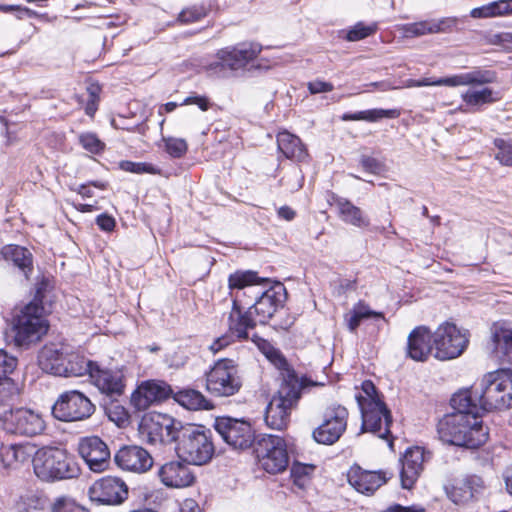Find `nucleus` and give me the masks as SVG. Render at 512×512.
Here are the masks:
<instances>
[{
    "mask_svg": "<svg viewBox=\"0 0 512 512\" xmlns=\"http://www.w3.org/2000/svg\"><path fill=\"white\" fill-rule=\"evenodd\" d=\"M89 377L99 392L111 401L117 400L124 393L125 383L121 370L102 368L94 362Z\"/></svg>",
    "mask_w": 512,
    "mask_h": 512,
    "instance_id": "nucleus-21",
    "label": "nucleus"
},
{
    "mask_svg": "<svg viewBox=\"0 0 512 512\" xmlns=\"http://www.w3.org/2000/svg\"><path fill=\"white\" fill-rule=\"evenodd\" d=\"M360 163L367 172L373 174L379 173L382 169L381 163L377 159L370 156H362Z\"/></svg>",
    "mask_w": 512,
    "mask_h": 512,
    "instance_id": "nucleus-58",
    "label": "nucleus"
},
{
    "mask_svg": "<svg viewBox=\"0 0 512 512\" xmlns=\"http://www.w3.org/2000/svg\"><path fill=\"white\" fill-rule=\"evenodd\" d=\"M348 482L358 492L366 495H372L377 489L384 485L391 474L386 471L364 470L360 466H353L348 472Z\"/></svg>",
    "mask_w": 512,
    "mask_h": 512,
    "instance_id": "nucleus-24",
    "label": "nucleus"
},
{
    "mask_svg": "<svg viewBox=\"0 0 512 512\" xmlns=\"http://www.w3.org/2000/svg\"><path fill=\"white\" fill-rule=\"evenodd\" d=\"M0 422L6 432L27 437L39 435L46 428L39 413L23 407L5 411L0 416Z\"/></svg>",
    "mask_w": 512,
    "mask_h": 512,
    "instance_id": "nucleus-16",
    "label": "nucleus"
},
{
    "mask_svg": "<svg viewBox=\"0 0 512 512\" xmlns=\"http://www.w3.org/2000/svg\"><path fill=\"white\" fill-rule=\"evenodd\" d=\"M376 29L377 26L375 24L365 25L359 22L347 32L346 39L351 42L359 41L372 35Z\"/></svg>",
    "mask_w": 512,
    "mask_h": 512,
    "instance_id": "nucleus-48",
    "label": "nucleus"
},
{
    "mask_svg": "<svg viewBox=\"0 0 512 512\" xmlns=\"http://www.w3.org/2000/svg\"><path fill=\"white\" fill-rule=\"evenodd\" d=\"M277 146L286 158L293 161L302 162L308 157L307 150L300 138L287 131L277 135Z\"/></svg>",
    "mask_w": 512,
    "mask_h": 512,
    "instance_id": "nucleus-32",
    "label": "nucleus"
},
{
    "mask_svg": "<svg viewBox=\"0 0 512 512\" xmlns=\"http://www.w3.org/2000/svg\"><path fill=\"white\" fill-rule=\"evenodd\" d=\"M108 416L112 421H116L118 425L127 419V414L120 406H115V411L109 410Z\"/></svg>",
    "mask_w": 512,
    "mask_h": 512,
    "instance_id": "nucleus-63",
    "label": "nucleus"
},
{
    "mask_svg": "<svg viewBox=\"0 0 512 512\" xmlns=\"http://www.w3.org/2000/svg\"><path fill=\"white\" fill-rule=\"evenodd\" d=\"M278 216L286 221H291L295 218L296 212L289 206H282L277 211Z\"/></svg>",
    "mask_w": 512,
    "mask_h": 512,
    "instance_id": "nucleus-64",
    "label": "nucleus"
},
{
    "mask_svg": "<svg viewBox=\"0 0 512 512\" xmlns=\"http://www.w3.org/2000/svg\"><path fill=\"white\" fill-rule=\"evenodd\" d=\"M213 426L223 441L235 450L248 449L255 441L250 422L243 418L220 416L215 419Z\"/></svg>",
    "mask_w": 512,
    "mask_h": 512,
    "instance_id": "nucleus-13",
    "label": "nucleus"
},
{
    "mask_svg": "<svg viewBox=\"0 0 512 512\" xmlns=\"http://www.w3.org/2000/svg\"><path fill=\"white\" fill-rule=\"evenodd\" d=\"M32 448L22 444H10L2 446L1 458L6 467H17L29 461L32 455Z\"/></svg>",
    "mask_w": 512,
    "mask_h": 512,
    "instance_id": "nucleus-36",
    "label": "nucleus"
},
{
    "mask_svg": "<svg viewBox=\"0 0 512 512\" xmlns=\"http://www.w3.org/2000/svg\"><path fill=\"white\" fill-rule=\"evenodd\" d=\"M425 450L415 446L408 448L401 458L400 480L404 489H411L424 469Z\"/></svg>",
    "mask_w": 512,
    "mask_h": 512,
    "instance_id": "nucleus-25",
    "label": "nucleus"
},
{
    "mask_svg": "<svg viewBox=\"0 0 512 512\" xmlns=\"http://www.w3.org/2000/svg\"><path fill=\"white\" fill-rule=\"evenodd\" d=\"M362 391L364 395L359 394L356 396L359 407H361V404L369 402V400H373L375 402H384L382 395L379 394L377 388L370 380H366L362 383Z\"/></svg>",
    "mask_w": 512,
    "mask_h": 512,
    "instance_id": "nucleus-49",
    "label": "nucleus"
},
{
    "mask_svg": "<svg viewBox=\"0 0 512 512\" xmlns=\"http://www.w3.org/2000/svg\"><path fill=\"white\" fill-rule=\"evenodd\" d=\"M262 46L256 42H242L234 46L220 49L216 56L218 61L209 65V70L215 73L226 69L237 71L246 67L261 53Z\"/></svg>",
    "mask_w": 512,
    "mask_h": 512,
    "instance_id": "nucleus-14",
    "label": "nucleus"
},
{
    "mask_svg": "<svg viewBox=\"0 0 512 512\" xmlns=\"http://www.w3.org/2000/svg\"><path fill=\"white\" fill-rule=\"evenodd\" d=\"M490 332L489 348L492 357L501 365L512 366V328L493 324Z\"/></svg>",
    "mask_w": 512,
    "mask_h": 512,
    "instance_id": "nucleus-26",
    "label": "nucleus"
},
{
    "mask_svg": "<svg viewBox=\"0 0 512 512\" xmlns=\"http://www.w3.org/2000/svg\"><path fill=\"white\" fill-rule=\"evenodd\" d=\"M349 412L341 405L328 407L323 416V422L313 430V439L324 445L336 443L347 428Z\"/></svg>",
    "mask_w": 512,
    "mask_h": 512,
    "instance_id": "nucleus-18",
    "label": "nucleus"
},
{
    "mask_svg": "<svg viewBox=\"0 0 512 512\" xmlns=\"http://www.w3.org/2000/svg\"><path fill=\"white\" fill-rule=\"evenodd\" d=\"M6 256L10 258L15 267H17L26 279L33 271V257L32 253L22 246H9L5 252Z\"/></svg>",
    "mask_w": 512,
    "mask_h": 512,
    "instance_id": "nucleus-38",
    "label": "nucleus"
},
{
    "mask_svg": "<svg viewBox=\"0 0 512 512\" xmlns=\"http://www.w3.org/2000/svg\"><path fill=\"white\" fill-rule=\"evenodd\" d=\"M401 115L399 109H370L356 113H344L341 116L343 121H367L376 122L383 118L395 119Z\"/></svg>",
    "mask_w": 512,
    "mask_h": 512,
    "instance_id": "nucleus-39",
    "label": "nucleus"
},
{
    "mask_svg": "<svg viewBox=\"0 0 512 512\" xmlns=\"http://www.w3.org/2000/svg\"><path fill=\"white\" fill-rule=\"evenodd\" d=\"M52 512H89V510L70 498L59 497L52 505Z\"/></svg>",
    "mask_w": 512,
    "mask_h": 512,
    "instance_id": "nucleus-51",
    "label": "nucleus"
},
{
    "mask_svg": "<svg viewBox=\"0 0 512 512\" xmlns=\"http://www.w3.org/2000/svg\"><path fill=\"white\" fill-rule=\"evenodd\" d=\"M174 400L189 410L210 409L212 406L205 396L194 389H183L172 393Z\"/></svg>",
    "mask_w": 512,
    "mask_h": 512,
    "instance_id": "nucleus-37",
    "label": "nucleus"
},
{
    "mask_svg": "<svg viewBox=\"0 0 512 512\" xmlns=\"http://www.w3.org/2000/svg\"><path fill=\"white\" fill-rule=\"evenodd\" d=\"M14 343L27 348L38 342L48 331L44 307L36 302L25 305L13 319Z\"/></svg>",
    "mask_w": 512,
    "mask_h": 512,
    "instance_id": "nucleus-7",
    "label": "nucleus"
},
{
    "mask_svg": "<svg viewBox=\"0 0 512 512\" xmlns=\"http://www.w3.org/2000/svg\"><path fill=\"white\" fill-rule=\"evenodd\" d=\"M128 493L126 483L113 476L96 480L88 490L90 500L101 505H119L128 498Z\"/></svg>",
    "mask_w": 512,
    "mask_h": 512,
    "instance_id": "nucleus-19",
    "label": "nucleus"
},
{
    "mask_svg": "<svg viewBox=\"0 0 512 512\" xmlns=\"http://www.w3.org/2000/svg\"><path fill=\"white\" fill-rule=\"evenodd\" d=\"M120 168L123 171L131 172L135 174H159L160 169L155 167L154 165L146 162H132V161H121Z\"/></svg>",
    "mask_w": 512,
    "mask_h": 512,
    "instance_id": "nucleus-47",
    "label": "nucleus"
},
{
    "mask_svg": "<svg viewBox=\"0 0 512 512\" xmlns=\"http://www.w3.org/2000/svg\"><path fill=\"white\" fill-rule=\"evenodd\" d=\"M66 352L57 344H46L38 354L39 367L46 373L59 376L65 362Z\"/></svg>",
    "mask_w": 512,
    "mask_h": 512,
    "instance_id": "nucleus-29",
    "label": "nucleus"
},
{
    "mask_svg": "<svg viewBox=\"0 0 512 512\" xmlns=\"http://www.w3.org/2000/svg\"><path fill=\"white\" fill-rule=\"evenodd\" d=\"M205 15L206 11L203 7L193 6L182 10L178 16V20L181 23L189 24L201 20Z\"/></svg>",
    "mask_w": 512,
    "mask_h": 512,
    "instance_id": "nucleus-52",
    "label": "nucleus"
},
{
    "mask_svg": "<svg viewBox=\"0 0 512 512\" xmlns=\"http://www.w3.org/2000/svg\"><path fill=\"white\" fill-rule=\"evenodd\" d=\"M261 467L270 474L281 473L288 467L289 456L285 441L277 435H264L255 447Z\"/></svg>",
    "mask_w": 512,
    "mask_h": 512,
    "instance_id": "nucleus-11",
    "label": "nucleus"
},
{
    "mask_svg": "<svg viewBox=\"0 0 512 512\" xmlns=\"http://www.w3.org/2000/svg\"><path fill=\"white\" fill-rule=\"evenodd\" d=\"M78 453L93 472H103L110 464V449L98 436L83 437L78 442Z\"/></svg>",
    "mask_w": 512,
    "mask_h": 512,
    "instance_id": "nucleus-20",
    "label": "nucleus"
},
{
    "mask_svg": "<svg viewBox=\"0 0 512 512\" xmlns=\"http://www.w3.org/2000/svg\"><path fill=\"white\" fill-rule=\"evenodd\" d=\"M434 349L433 334L425 326L414 328L407 340V356L414 361L424 362Z\"/></svg>",
    "mask_w": 512,
    "mask_h": 512,
    "instance_id": "nucleus-28",
    "label": "nucleus"
},
{
    "mask_svg": "<svg viewBox=\"0 0 512 512\" xmlns=\"http://www.w3.org/2000/svg\"><path fill=\"white\" fill-rule=\"evenodd\" d=\"M114 461L122 470L144 473L153 465V458L140 446H124L114 456Z\"/></svg>",
    "mask_w": 512,
    "mask_h": 512,
    "instance_id": "nucleus-23",
    "label": "nucleus"
},
{
    "mask_svg": "<svg viewBox=\"0 0 512 512\" xmlns=\"http://www.w3.org/2000/svg\"><path fill=\"white\" fill-rule=\"evenodd\" d=\"M174 443L175 451L179 459L193 465H204L214 455V444L211 433L202 426L183 424Z\"/></svg>",
    "mask_w": 512,
    "mask_h": 512,
    "instance_id": "nucleus-5",
    "label": "nucleus"
},
{
    "mask_svg": "<svg viewBox=\"0 0 512 512\" xmlns=\"http://www.w3.org/2000/svg\"><path fill=\"white\" fill-rule=\"evenodd\" d=\"M125 122H126V119L121 117L119 120L112 119L111 125L115 129H121V130H126L129 132H137L139 134H145L146 129H147V127L145 125L136 124L134 126H130V125H127Z\"/></svg>",
    "mask_w": 512,
    "mask_h": 512,
    "instance_id": "nucleus-55",
    "label": "nucleus"
},
{
    "mask_svg": "<svg viewBox=\"0 0 512 512\" xmlns=\"http://www.w3.org/2000/svg\"><path fill=\"white\" fill-rule=\"evenodd\" d=\"M450 404L454 412L444 415L437 424L439 439L467 449H477L485 444L488 431L483 426L479 407L472 404L470 392L455 393Z\"/></svg>",
    "mask_w": 512,
    "mask_h": 512,
    "instance_id": "nucleus-1",
    "label": "nucleus"
},
{
    "mask_svg": "<svg viewBox=\"0 0 512 512\" xmlns=\"http://www.w3.org/2000/svg\"><path fill=\"white\" fill-rule=\"evenodd\" d=\"M464 479L456 480L454 484H447L444 486L445 492L450 500L454 503H464L472 499L471 490L467 489L464 485Z\"/></svg>",
    "mask_w": 512,
    "mask_h": 512,
    "instance_id": "nucleus-42",
    "label": "nucleus"
},
{
    "mask_svg": "<svg viewBox=\"0 0 512 512\" xmlns=\"http://www.w3.org/2000/svg\"><path fill=\"white\" fill-rule=\"evenodd\" d=\"M495 2L498 17L512 15V0H498Z\"/></svg>",
    "mask_w": 512,
    "mask_h": 512,
    "instance_id": "nucleus-60",
    "label": "nucleus"
},
{
    "mask_svg": "<svg viewBox=\"0 0 512 512\" xmlns=\"http://www.w3.org/2000/svg\"><path fill=\"white\" fill-rule=\"evenodd\" d=\"M436 83L448 87L467 86L465 73L436 79Z\"/></svg>",
    "mask_w": 512,
    "mask_h": 512,
    "instance_id": "nucleus-54",
    "label": "nucleus"
},
{
    "mask_svg": "<svg viewBox=\"0 0 512 512\" xmlns=\"http://www.w3.org/2000/svg\"><path fill=\"white\" fill-rule=\"evenodd\" d=\"M468 334L455 324L446 322L433 333L435 358L449 360L460 356L468 345Z\"/></svg>",
    "mask_w": 512,
    "mask_h": 512,
    "instance_id": "nucleus-15",
    "label": "nucleus"
},
{
    "mask_svg": "<svg viewBox=\"0 0 512 512\" xmlns=\"http://www.w3.org/2000/svg\"><path fill=\"white\" fill-rule=\"evenodd\" d=\"M464 391L470 392L472 404L479 412L505 410L512 407V370L501 368L486 373L477 386Z\"/></svg>",
    "mask_w": 512,
    "mask_h": 512,
    "instance_id": "nucleus-4",
    "label": "nucleus"
},
{
    "mask_svg": "<svg viewBox=\"0 0 512 512\" xmlns=\"http://www.w3.org/2000/svg\"><path fill=\"white\" fill-rule=\"evenodd\" d=\"M385 512H424V509L416 505L402 506L400 504H393L387 507Z\"/></svg>",
    "mask_w": 512,
    "mask_h": 512,
    "instance_id": "nucleus-62",
    "label": "nucleus"
},
{
    "mask_svg": "<svg viewBox=\"0 0 512 512\" xmlns=\"http://www.w3.org/2000/svg\"><path fill=\"white\" fill-rule=\"evenodd\" d=\"M173 390L169 384L160 380L142 382L131 396V404L138 411L148 409L152 404L169 398Z\"/></svg>",
    "mask_w": 512,
    "mask_h": 512,
    "instance_id": "nucleus-22",
    "label": "nucleus"
},
{
    "mask_svg": "<svg viewBox=\"0 0 512 512\" xmlns=\"http://www.w3.org/2000/svg\"><path fill=\"white\" fill-rule=\"evenodd\" d=\"M304 182V176L302 171L293 167L289 170L280 180V184L290 192L298 191L302 188Z\"/></svg>",
    "mask_w": 512,
    "mask_h": 512,
    "instance_id": "nucleus-45",
    "label": "nucleus"
},
{
    "mask_svg": "<svg viewBox=\"0 0 512 512\" xmlns=\"http://www.w3.org/2000/svg\"><path fill=\"white\" fill-rule=\"evenodd\" d=\"M463 479V485L467 487V489L471 490L472 498L476 493H478L483 488V480L481 477L477 475H468L465 476Z\"/></svg>",
    "mask_w": 512,
    "mask_h": 512,
    "instance_id": "nucleus-57",
    "label": "nucleus"
},
{
    "mask_svg": "<svg viewBox=\"0 0 512 512\" xmlns=\"http://www.w3.org/2000/svg\"><path fill=\"white\" fill-rule=\"evenodd\" d=\"M470 16L472 18H491L498 17L496 2H490L481 7H477L471 10Z\"/></svg>",
    "mask_w": 512,
    "mask_h": 512,
    "instance_id": "nucleus-53",
    "label": "nucleus"
},
{
    "mask_svg": "<svg viewBox=\"0 0 512 512\" xmlns=\"http://www.w3.org/2000/svg\"><path fill=\"white\" fill-rule=\"evenodd\" d=\"M17 363L16 357L0 349V403L7 400L11 395L13 381L10 374L16 369Z\"/></svg>",
    "mask_w": 512,
    "mask_h": 512,
    "instance_id": "nucleus-34",
    "label": "nucleus"
},
{
    "mask_svg": "<svg viewBox=\"0 0 512 512\" xmlns=\"http://www.w3.org/2000/svg\"><path fill=\"white\" fill-rule=\"evenodd\" d=\"M455 24L456 19L443 18L439 21L431 20L404 24L401 30L406 37H419L427 34L446 32Z\"/></svg>",
    "mask_w": 512,
    "mask_h": 512,
    "instance_id": "nucleus-31",
    "label": "nucleus"
},
{
    "mask_svg": "<svg viewBox=\"0 0 512 512\" xmlns=\"http://www.w3.org/2000/svg\"><path fill=\"white\" fill-rule=\"evenodd\" d=\"M35 475L46 482L77 477L78 464L66 450L57 447H43L35 452L33 458Z\"/></svg>",
    "mask_w": 512,
    "mask_h": 512,
    "instance_id": "nucleus-6",
    "label": "nucleus"
},
{
    "mask_svg": "<svg viewBox=\"0 0 512 512\" xmlns=\"http://www.w3.org/2000/svg\"><path fill=\"white\" fill-rule=\"evenodd\" d=\"M251 340L262 350L267 357L275 356V364L281 371V383L277 394L273 396L265 411L266 424L276 430L286 427L290 410L301 397V391L307 386L306 379L299 377L295 371L290 368L286 359L263 338L253 335Z\"/></svg>",
    "mask_w": 512,
    "mask_h": 512,
    "instance_id": "nucleus-2",
    "label": "nucleus"
},
{
    "mask_svg": "<svg viewBox=\"0 0 512 512\" xmlns=\"http://www.w3.org/2000/svg\"><path fill=\"white\" fill-rule=\"evenodd\" d=\"M182 422L168 415L146 416L140 424V433L150 444L175 442Z\"/></svg>",
    "mask_w": 512,
    "mask_h": 512,
    "instance_id": "nucleus-17",
    "label": "nucleus"
},
{
    "mask_svg": "<svg viewBox=\"0 0 512 512\" xmlns=\"http://www.w3.org/2000/svg\"><path fill=\"white\" fill-rule=\"evenodd\" d=\"M95 410V405L84 393L68 390L58 396L52 406V415L62 422H76L90 418Z\"/></svg>",
    "mask_w": 512,
    "mask_h": 512,
    "instance_id": "nucleus-10",
    "label": "nucleus"
},
{
    "mask_svg": "<svg viewBox=\"0 0 512 512\" xmlns=\"http://www.w3.org/2000/svg\"><path fill=\"white\" fill-rule=\"evenodd\" d=\"M461 98L471 111L476 112L480 111L484 105L498 102L501 95L490 87H483L481 89H469L462 93Z\"/></svg>",
    "mask_w": 512,
    "mask_h": 512,
    "instance_id": "nucleus-33",
    "label": "nucleus"
},
{
    "mask_svg": "<svg viewBox=\"0 0 512 512\" xmlns=\"http://www.w3.org/2000/svg\"><path fill=\"white\" fill-rule=\"evenodd\" d=\"M93 361L75 352H66L65 362L59 376L79 377L90 373Z\"/></svg>",
    "mask_w": 512,
    "mask_h": 512,
    "instance_id": "nucleus-35",
    "label": "nucleus"
},
{
    "mask_svg": "<svg viewBox=\"0 0 512 512\" xmlns=\"http://www.w3.org/2000/svg\"><path fill=\"white\" fill-rule=\"evenodd\" d=\"M242 385L239 366L233 359H219L205 373L206 391L214 397L233 396L240 391Z\"/></svg>",
    "mask_w": 512,
    "mask_h": 512,
    "instance_id": "nucleus-9",
    "label": "nucleus"
},
{
    "mask_svg": "<svg viewBox=\"0 0 512 512\" xmlns=\"http://www.w3.org/2000/svg\"><path fill=\"white\" fill-rule=\"evenodd\" d=\"M307 88L311 94H318V93L331 92L334 89V86L330 82L315 80V81L309 82L307 84Z\"/></svg>",
    "mask_w": 512,
    "mask_h": 512,
    "instance_id": "nucleus-56",
    "label": "nucleus"
},
{
    "mask_svg": "<svg viewBox=\"0 0 512 512\" xmlns=\"http://www.w3.org/2000/svg\"><path fill=\"white\" fill-rule=\"evenodd\" d=\"M467 86H484L494 83L497 79L495 71L476 68L465 73Z\"/></svg>",
    "mask_w": 512,
    "mask_h": 512,
    "instance_id": "nucleus-41",
    "label": "nucleus"
},
{
    "mask_svg": "<svg viewBox=\"0 0 512 512\" xmlns=\"http://www.w3.org/2000/svg\"><path fill=\"white\" fill-rule=\"evenodd\" d=\"M79 141L85 150L93 154L102 152L105 147V144L94 133L81 134Z\"/></svg>",
    "mask_w": 512,
    "mask_h": 512,
    "instance_id": "nucleus-50",
    "label": "nucleus"
},
{
    "mask_svg": "<svg viewBox=\"0 0 512 512\" xmlns=\"http://www.w3.org/2000/svg\"><path fill=\"white\" fill-rule=\"evenodd\" d=\"M371 317L384 318V315L382 312L373 311L366 305L359 303L350 313L345 316V320L347 322L349 331L355 332L363 319Z\"/></svg>",
    "mask_w": 512,
    "mask_h": 512,
    "instance_id": "nucleus-40",
    "label": "nucleus"
},
{
    "mask_svg": "<svg viewBox=\"0 0 512 512\" xmlns=\"http://www.w3.org/2000/svg\"><path fill=\"white\" fill-rule=\"evenodd\" d=\"M265 282H267V279L260 278L256 272L251 270L236 271L228 277L229 289L245 288L246 291L254 295L255 302L248 308L252 311L257 323L260 324L267 323L277 310L283 307L286 299V292L283 286L269 287L266 290L258 287Z\"/></svg>",
    "mask_w": 512,
    "mask_h": 512,
    "instance_id": "nucleus-3",
    "label": "nucleus"
},
{
    "mask_svg": "<svg viewBox=\"0 0 512 512\" xmlns=\"http://www.w3.org/2000/svg\"><path fill=\"white\" fill-rule=\"evenodd\" d=\"M333 204L336 206L340 219L346 224L365 228L370 224L368 216L351 201L346 198L333 196Z\"/></svg>",
    "mask_w": 512,
    "mask_h": 512,
    "instance_id": "nucleus-30",
    "label": "nucleus"
},
{
    "mask_svg": "<svg viewBox=\"0 0 512 512\" xmlns=\"http://www.w3.org/2000/svg\"><path fill=\"white\" fill-rule=\"evenodd\" d=\"M495 159L502 165L512 167V139L495 138Z\"/></svg>",
    "mask_w": 512,
    "mask_h": 512,
    "instance_id": "nucleus-43",
    "label": "nucleus"
},
{
    "mask_svg": "<svg viewBox=\"0 0 512 512\" xmlns=\"http://www.w3.org/2000/svg\"><path fill=\"white\" fill-rule=\"evenodd\" d=\"M158 475L161 482L171 488L188 487L194 483L195 476L183 461H170L163 464Z\"/></svg>",
    "mask_w": 512,
    "mask_h": 512,
    "instance_id": "nucleus-27",
    "label": "nucleus"
},
{
    "mask_svg": "<svg viewBox=\"0 0 512 512\" xmlns=\"http://www.w3.org/2000/svg\"><path fill=\"white\" fill-rule=\"evenodd\" d=\"M360 411L362 417L361 433H372L380 439L386 440L389 446L393 445L390 427L393 418L390 409L385 402H369L361 404Z\"/></svg>",
    "mask_w": 512,
    "mask_h": 512,
    "instance_id": "nucleus-12",
    "label": "nucleus"
},
{
    "mask_svg": "<svg viewBox=\"0 0 512 512\" xmlns=\"http://www.w3.org/2000/svg\"><path fill=\"white\" fill-rule=\"evenodd\" d=\"M313 470V465L294 463L291 467V477L294 484L300 488H304Z\"/></svg>",
    "mask_w": 512,
    "mask_h": 512,
    "instance_id": "nucleus-46",
    "label": "nucleus"
},
{
    "mask_svg": "<svg viewBox=\"0 0 512 512\" xmlns=\"http://www.w3.org/2000/svg\"><path fill=\"white\" fill-rule=\"evenodd\" d=\"M246 292L234 295L232 301V308L228 314L227 319V332L221 337L217 338L210 346L213 352H218L238 340L243 341L249 339V330L254 329L257 325V320L254 318L252 311L249 308L245 310V306L249 305L242 299Z\"/></svg>",
    "mask_w": 512,
    "mask_h": 512,
    "instance_id": "nucleus-8",
    "label": "nucleus"
},
{
    "mask_svg": "<svg viewBox=\"0 0 512 512\" xmlns=\"http://www.w3.org/2000/svg\"><path fill=\"white\" fill-rule=\"evenodd\" d=\"M165 151L173 158H181L188 150L187 142L183 138L162 137Z\"/></svg>",
    "mask_w": 512,
    "mask_h": 512,
    "instance_id": "nucleus-44",
    "label": "nucleus"
},
{
    "mask_svg": "<svg viewBox=\"0 0 512 512\" xmlns=\"http://www.w3.org/2000/svg\"><path fill=\"white\" fill-rule=\"evenodd\" d=\"M183 104H195L197 105L202 111H206L209 108V101L206 97L202 96H190L187 97Z\"/></svg>",
    "mask_w": 512,
    "mask_h": 512,
    "instance_id": "nucleus-61",
    "label": "nucleus"
},
{
    "mask_svg": "<svg viewBox=\"0 0 512 512\" xmlns=\"http://www.w3.org/2000/svg\"><path fill=\"white\" fill-rule=\"evenodd\" d=\"M96 223L103 231L110 232L115 227V219L107 214H101L97 217Z\"/></svg>",
    "mask_w": 512,
    "mask_h": 512,
    "instance_id": "nucleus-59",
    "label": "nucleus"
}]
</instances>
